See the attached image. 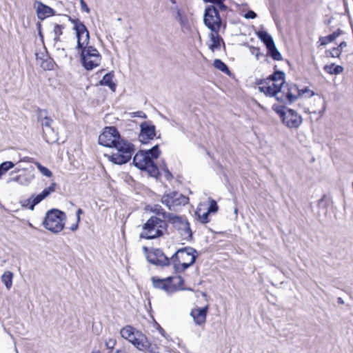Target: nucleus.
<instances>
[{
	"mask_svg": "<svg viewBox=\"0 0 353 353\" xmlns=\"http://www.w3.org/2000/svg\"><path fill=\"white\" fill-rule=\"evenodd\" d=\"M341 51L338 47L332 48L331 50H327L325 51V54L327 57H337L339 58L341 54Z\"/></svg>",
	"mask_w": 353,
	"mask_h": 353,
	"instance_id": "39",
	"label": "nucleus"
},
{
	"mask_svg": "<svg viewBox=\"0 0 353 353\" xmlns=\"http://www.w3.org/2000/svg\"><path fill=\"white\" fill-rule=\"evenodd\" d=\"M131 115H132V117H139V118H142V119L147 118V115L143 111H137V112H132V113H131Z\"/></svg>",
	"mask_w": 353,
	"mask_h": 353,
	"instance_id": "49",
	"label": "nucleus"
},
{
	"mask_svg": "<svg viewBox=\"0 0 353 353\" xmlns=\"http://www.w3.org/2000/svg\"><path fill=\"white\" fill-rule=\"evenodd\" d=\"M244 17L246 19H254L256 17V14L253 10H249L244 14Z\"/></svg>",
	"mask_w": 353,
	"mask_h": 353,
	"instance_id": "51",
	"label": "nucleus"
},
{
	"mask_svg": "<svg viewBox=\"0 0 353 353\" xmlns=\"http://www.w3.org/2000/svg\"><path fill=\"white\" fill-rule=\"evenodd\" d=\"M156 136V127L150 122L144 121L140 125L139 141L143 144H147Z\"/></svg>",
	"mask_w": 353,
	"mask_h": 353,
	"instance_id": "11",
	"label": "nucleus"
},
{
	"mask_svg": "<svg viewBox=\"0 0 353 353\" xmlns=\"http://www.w3.org/2000/svg\"><path fill=\"white\" fill-rule=\"evenodd\" d=\"M163 280L168 284V285H176L175 284L172 283V276H168L165 279H163Z\"/></svg>",
	"mask_w": 353,
	"mask_h": 353,
	"instance_id": "57",
	"label": "nucleus"
},
{
	"mask_svg": "<svg viewBox=\"0 0 353 353\" xmlns=\"http://www.w3.org/2000/svg\"><path fill=\"white\" fill-rule=\"evenodd\" d=\"M12 278L13 274L10 271L5 272L1 276V281L8 290H10L12 285Z\"/></svg>",
	"mask_w": 353,
	"mask_h": 353,
	"instance_id": "34",
	"label": "nucleus"
},
{
	"mask_svg": "<svg viewBox=\"0 0 353 353\" xmlns=\"http://www.w3.org/2000/svg\"><path fill=\"white\" fill-rule=\"evenodd\" d=\"M35 165L37 166V168H38V170L40 171V172L47 176V177H50L52 176V172L46 167L42 165L39 162H37L35 163Z\"/></svg>",
	"mask_w": 353,
	"mask_h": 353,
	"instance_id": "37",
	"label": "nucleus"
},
{
	"mask_svg": "<svg viewBox=\"0 0 353 353\" xmlns=\"http://www.w3.org/2000/svg\"><path fill=\"white\" fill-rule=\"evenodd\" d=\"M175 10L176 11V15L175 17V19L179 21L181 19H182V18L185 16L184 14H183V13L181 12V11L176 7L175 8Z\"/></svg>",
	"mask_w": 353,
	"mask_h": 353,
	"instance_id": "56",
	"label": "nucleus"
},
{
	"mask_svg": "<svg viewBox=\"0 0 353 353\" xmlns=\"http://www.w3.org/2000/svg\"><path fill=\"white\" fill-rule=\"evenodd\" d=\"M277 114L279 115L281 120H283V118L285 117L287 113H288V109L286 110H284L283 109H278L276 110Z\"/></svg>",
	"mask_w": 353,
	"mask_h": 353,
	"instance_id": "55",
	"label": "nucleus"
},
{
	"mask_svg": "<svg viewBox=\"0 0 353 353\" xmlns=\"http://www.w3.org/2000/svg\"><path fill=\"white\" fill-rule=\"evenodd\" d=\"M346 46H347V43L345 41H342L337 47L342 52L343 48H345Z\"/></svg>",
	"mask_w": 353,
	"mask_h": 353,
	"instance_id": "61",
	"label": "nucleus"
},
{
	"mask_svg": "<svg viewBox=\"0 0 353 353\" xmlns=\"http://www.w3.org/2000/svg\"><path fill=\"white\" fill-rule=\"evenodd\" d=\"M208 306L203 307H196L192 310L190 316L192 317L194 323L198 325H201L206 321Z\"/></svg>",
	"mask_w": 353,
	"mask_h": 353,
	"instance_id": "14",
	"label": "nucleus"
},
{
	"mask_svg": "<svg viewBox=\"0 0 353 353\" xmlns=\"http://www.w3.org/2000/svg\"><path fill=\"white\" fill-rule=\"evenodd\" d=\"M10 182H16L23 185H28L30 183V179L25 174L17 175L9 179L8 183Z\"/></svg>",
	"mask_w": 353,
	"mask_h": 353,
	"instance_id": "30",
	"label": "nucleus"
},
{
	"mask_svg": "<svg viewBox=\"0 0 353 353\" xmlns=\"http://www.w3.org/2000/svg\"><path fill=\"white\" fill-rule=\"evenodd\" d=\"M56 187L57 184L55 183H52L48 188H45L40 194L37 195L32 194L30 198L24 200L22 202V206L26 207L30 210H33L35 205L39 204L41 201L55 191Z\"/></svg>",
	"mask_w": 353,
	"mask_h": 353,
	"instance_id": "10",
	"label": "nucleus"
},
{
	"mask_svg": "<svg viewBox=\"0 0 353 353\" xmlns=\"http://www.w3.org/2000/svg\"><path fill=\"white\" fill-rule=\"evenodd\" d=\"M43 137L49 144L57 143L59 140L58 133L53 128L45 129L43 131Z\"/></svg>",
	"mask_w": 353,
	"mask_h": 353,
	"instance_id": "22",
	"label": "nucleus"
},
{
	"mask_svg": "<svg viewBox=\"0 0 353 353\" xmlns=\"http://www.w3.org/2000/svg\"><path fill=\"white\" fill-rule=\"evenodd\" d=\"M165 216L167 220L179 232L185 228V223H189L187 219L174 214H166Z\"/></svg>",
	"mask_w": 353,
	"mask_h": 353,
	"instance_id": "16",
	"label": "nucleus"
},
{
	"mask_svg": "<svg viewBox=\"0 0 353 353\" xmlns=\"http://www.w3.org/2000/svg\"><path fill=\"white\" fill-rule=\"evenodd\" d=\"M148 261L157 266H168L170 264L171 260L161 249H155L154 251L147 256Z\"/></svg>",
	"mask_w": 353,
	"mask_h": 353,
	"instance_id": "12",
	"label": "nucleus"
},
{
	"mask_svg": "<svg viewBox=\"0 0 353 353\" xmlns=\"http://www.w3.org/2000/svg\"><path fill=\"white\" fill-rule=\"evenodd\" d=\"M319 41L321 42V45H322V46H325V45L328 44L329 43H331L328 36L321 37L319 39Z\"/></svg>",
	"mask_w": 353,
	"mask_h": 353,
	"instance_id": "54",
	"label": "nucleus"
},
{
	"mask_svg": "<svg viewBox=\"0 0 353 353\" xmlns=\"http://www.w3.org/2000/svg\"><path fill=\"white\" fill-rule=\"evenodd\" d=\"M218 209L219 206L216 202L214 200L212 199L210 201V204L208 208V212H209L210 213H215L218 211Z\"/></svg>",
	"mask_w": 353,
	"mask_h": 353,
	"instance_id": "43",
	"label": "nucleus"
},
{
	"mask_svg": "<svg viewBox=\"0 0 353 353\" xmlns=\"http://www.w3.org/2000/svg\"><path fill=\"white\" fill-rule=\"evenodd\" d=\"M36 3H38L37 14L39 19L43 20L46 17L54 15V10L52 8L40 1H36Z\"/></svg>",
	"mask_w": 353,
	"mask_h": 353,
	"instance_id": "17",
	"label": "nucleus"
},
{
	"mask_svg": "<svg viewBox=\"0 0 353 353\" xmlns=\"http://www.w3.org/2000/svg\"><path fill=\"white\" fill-rule=\"evenodd\" d=\"M300 91V97L303 96L306 93H309V97L314 96L315 93L312 90H310L307 87H305L303 89H299Z\"/></svg>",
	"mask_w": 353,
	"mask_h": 353,
	"instance_id": "47",
	"label": "nucleus"
},
{
	"mask_svg": "<svg viewBox=\"0 0 353 353\" xmlns=\"http://www.w3.org/2000/svg\"><path fill=\"white\" fill-rule=\"evenodd\" d=\"M142 170L147 172L149 176L154 178H158L160 175L159 168L154 161H148Z\"/></svg>",
	"mask_w": 353,
	"mask_h": 353,
	"instance_id": "26",
	"label": "nucleus"
},
{
	"mask_svg": "<svg viewBox=\"0 0 353 353\" xmlns=\"http://www.w3.org/2000/svg\"><path fill=\"white\" fill-rule=\"evenodd\" d=\"M269 55L276 61H280L282 59L281 54L279 52L276 47L275 43L272 44L270 47L267 48Z\"/></svg>",
	"mask_w": 353,
	"mask_h": 353,
	"instance_id": "32",
	"label": "nucleus"
},
{
	"mask_svg": "<svg viewBox=\"0 0 353 353\" xmlns=\"http://www.w3.org/2000/svg\"><path fill=\"white\" fill-rule=\"evenodd\" d=\"M47 111L39 110L38 114V121L41 122L43 131L47 128H51L53 120L47 116Z\"/></svg>",
	"mask_w": 353,
	"mask_h": 353,
	"instance_id": "21",
	"label": "nucleus"
},
{
	"mask_svg": "<svg viewBox=\"0 0 353 353\" xmlns=\"http://www.w3.org/2000/svg\"><path fill=\"white\" fill-rule=\"evenodd\" d=\"M337 303H338L339 304L343 305V304H344V301H343V299L342 298L339 297V298L337 299Z\"/></svg>",
	"mask_w": 353,
	"mask_h": 353,
	"instance_id": "64",
	"label": "nucleus"
},
{
	"mask_svg": "<svg viewBox=\"0 0 353 353\" xmlns=\"http://www.w3.org/2000/svg\"><path fill=\"white\" fill-rule=\"evenodd\" d=\"M83 214V210L81 209V208H79L77 211V222H79L80 221V215Z\"/></svg>",
	"mask_w": 353,
	"mask_h": 353,
	"instance_id": "59",
	"label": "nucleus"
},
{
	"mask_svg": "<svg viewBox=\"0 0 353 353\" xmlns=\"http://www.w3.org/2000/svg\"><path fill=\"white\" fill-rule=\"evenodd\" d=\"M323 70L330 74H339L343 72V68L341 65H335L334 63L325 65Z\"/></svg>",
	"mask_w": 353,
	"mask_h": 353,
	"instance_id": "31",
	"label": "nucleus"
},
{
	"mask_svg": "<svg viewBox=\"0 0 353 353\" xmlns=\"http://www.w3.org/2000/svg\"><path fill=\"white\" fill-rule=\"evenodd\" d=\"M148 346L146 347V351L149 353H160L159 347L156 344L151 343L148 341Z\"/></svg>",
	"mask_w": 353,
	"mask_h": 353,
	"instance_id": "41",
	"label": "nucleus"
},
{
	"mask_svg": "<svg viewBox=\"0 0 353 353\" xmlns=\"http://www.w3.org/2000/svg\"><path fill=\"white\" fill-rule=\"evenodd\" d=\"M79 222H77H77H76V223L72 224V225L70 226V229L72 231H76V230L78 229V228H79Z\"/></svg>",
	"mask_w": 353,
	"mask_h": 353,
	"instance_id": "60",
	"label": "nucleus"
},
{
	"mask_svg": "<svg viewBox=\"0 0 353 353\" xmlns=\"http://www.w3.org/2000/svg\"><path fill=\"white\" fill-rule=\"evenodd\" d=\"M143 153L148 157V160L147 159L148 161H154V159H158L161 151L159 145H155L149 150H143Z\"/></svg>",
	"mask_w": 353,
	"mask_h": 353,
	"instance_id": "27",
	"label": "nucleus"
},
{
	"mask_svg": "<svg viewBox=\"0 0 353 353\" xmlns=\"http://www.w3.org/2000/svg\"><path fill=\"white\" fill-rule=\"evenodd\" d=\"M259 86V90L261 92H263L265 95L269 97H274L277 100V97H280L281 95L276 94V91L272 88V86L268 85L266 83L265 79L259 80L257 83Z\"/></svg>",
	"mask_w": 353,
	"mask_h": 353,
	"instance_id": "20",
	"label": "nucleus"
},
{
	"mask_svg": "<svg viewBox=\"0 0 353 353\" xmlns=\"http://www.w3.org/2000/svg\"><path fill=\"white\" fill-rule=\"evenodd\" d=\"M64 26L62 25L55 24L53 30L54 36H61L63 34Z\"/></svg>",
	"mask_w": 353,
	"mask_h": 353,
	"instance_id": "45",
	"label": "nucleus"
},
{
	"mask_svg": "<svg viewBox=\"0 0 353 353\" xmlns=\"http://www.w3.org/2000/svg\"><path fill=\"white\" fill-rule=\"evenodd\" d=\"M284 85V83L272 81V85H270L272 86V88H274V90L276 91V94L281 95L283 94Z\"/></svg>",
	"mask_w": 353,
	"mask_h": 353,
	"instance_id": "40",
	"label": "nucleus"
},
{
	"mask_svg": "<svg viewBox=\"0 0 353 353\" xmlns=\"http://www.w3.org/2000/svg\"><path fill=\"white\" fill-rule=\"evenodd\" d=\"M213 65L216 69L221 71L223 73H225L228 75H230L231 74L227 65L224 62H223L221 59H216L214 61Z\"/></svg>",
	"mask_w": 353,
	"mask_h": 353,
	"instance_id": "33",
	"label": "nucleus"
},
{
	"mask_svg": "<svg viewBox=\"0 0 353 353\" xmlns=\"http://www.w3.org/2000/svg\"><path fill=\"white\" fill-rule=\"evenodd\" d=\"M65 219L66 215L63 211L51 209L46 213L43 225L52 232L58 233L63 229Z\"/></svg>",
	"mask_w": 353,
	"mask_h": 353,
	"instance_id": "4",
	"label": "nucleus"
},
{
	"mask_svg": "<svg viewBox=\"0 0 353 353\" xmlns=\"http://www.w3.org/2000/svg\"><path fill=\"white\" fill-rule=\"evenodd\" d=\"M203 1L206 3H212L213 4L212 6H215V4L217 3L219 0H203Z\"/></svg>",
	"mask_w": 353,
	"mask_h": 353,
	"instance_id": "62",
	"label": "nucleus"
},
{
	"mask_svg": "<svg viewBox=\"0 0 353 353\" xmlns=\"http://www.w3.org/2000/svg\"><path fill=\"white\" fill-rule=\"evenodd\" d=\"M285 74L283 72L276 70L272 74L270 75L265 80L269 81H274L278 83L281 82L285 83Z\"/></svg>",
	"mask_w": 353,
	"mask_h": 353,
	"instance_id": "29",
	"label": "nucleus"
},
{
	"mask_svg": "<svg viewBox=\"0 0 353 353\" xmlns=\"http://www.w3.org/2000/svg\"><path fill=\"white\" fill-rule=\"evenodd\" d=\"M168 224L165 220L152 216L143 225L139 237L145 239H154L162 236L167 231Z\"/></svg>",
	"mask_w": 353,
	"mask_h": 353,
	"instance_id": "3",
	"label": "nucleus"
},
{
	"mask_svg": "<svg viewBox=\"0 0 353 353\" xmlns=\"http://www.w3.org/2000/svg\"><path fill=\"white\" fill-rule=\"evenodd\" d=\"M219 32H211L210 34V38L212 41V43L209 46V48L212 52H214L215 50L219 49L221 46V42L223 43V46H225L224 41L221 36L219 34Z\"/></svg>",
	"mask_w": 353,
	"mask_h": 353,
	"instance_id": "24",
	"label": "nucleus"
},
{
	"mask_svg": "<svg viewBox=\"0 0 353 353\" xmlns=\"http://www.w3.org/2000/svg\"><path fill=\"white\" fill-rule=\"evenodd\" d=\"M188 201V197L176 191L164 194L161 198V203L167 206L170 210H173L175 206L185 205Z\"/></svg>",
	"mask_w": 353,
	"mask_h": 353,
	"instance_id": "8",
	"label": "nucleus"
},
{
	"mask_svg": "<svg viewBox=\"0 0 353 353\" xmlns=\"http://www.w3.org/2000/svg\"><path fill=\"white\" fill-rule=\"evenodd\" d=\"M257 35L261 41L265 45L266 48L274 43L273 38L266 31H259Z\"/></svg>",
	"mask_w": 353,
	"mask_h": 353,
	"instance_id": "28",
	"label": "nucleus"
},
{
	"mask_svg": "<svg viewBox=\"0 0 353 353\" xmlns=\"http://www.w3.org/2000/svg\"><path fill=\"white\" fill-rule=\"evenodd\" d=\"M197 256V251L192 247L179 249L170 258L174 271L184 272L195 263Z\"/></svg>",
	"mask_w": 353,
	"mask_h": 353,
	"instance_id": "2",
	"label": "nucleus"
},
{
	"mask_svg": "<svg viewBox=\"0 0 353 353\" xmlns=\"http://www.w3.org/2000/svg\"><path fill=\"white\" fill-rule=\"evenodd\" d=\"M14 167V164L12 161H4L0 164V175L6 174L9 170Z\"/></svg>",
	"mask_w": 353,
	"mask_h": 353,
	"instance_id": "36",
	"label": "nucleus"
},
{
	"mask_svg": "<svg viewBox=\"0 0 353 353\" xmlns=\"http://www.w3.org/2000/svg\"><path fill=\"white\" fill-rule=\"evenodd\" d=\"M68 20L73 24L77 39L76 48H83L89 44L90 33L85 24L79 19H72L68 16Z\"/></svg>",
	"mask_w": 353,
	"mask_h": 353,
	"instance_id": "7",
	"label": "nucleus"
},
{
	"mask_svg": "<svg viewBox=\"0 0 353 353\" xmlns=\"http://www.w3.org/2000/svg\"><path fill=\"white\" fill-rule=\"evenodd\" d=\"M203 22L212 32H219L222 19L216 6H208L204 11Z\"/></svg>",
	"mask_w": 353,
	"mask_h": 353,
	"instance_id": "6",
	"label": "nucleus"
},
{
	"mask_svg": "<svg viewBox=\"0 0 353 353\" xmlns=\"http://www.w3.org/2000/svg\"><path fill=\"white\" fill-rule=\"evenodd\" d=\"M105 344L108 349L113 350L117 344V341L115 339L110 338L105 341Z\"/></svg>",
	"mask_w": 353,
	"mask_h": 353,
	"instance_id": "44",
	"label": "nucleus"
},
{
	"mask_svg": "<svg viewBox=\"0 0 353 353\" xmlns=\"http://www.w3.org/2000/svg\"><path fill=\"white\" fill-rule=\"evenodd\" d=\"M209 214H210V212L207 211L206 212L203 213L202 216H199L200 221L203 223H208L209 221V220H208Z\"/></svg>",
	"mask_w": 353,
	"mask_h": 353,
	"instance_id": "52",
	"label": "nucleus"
},
{
	"mask_svg": "<svg viewBox=\"0 0 353 353\" xmlns=\"http://www.w3.org/2000/svg\"><path fill=\"white\" fill-rule=\"evenodd\" d=\"M148 157L143 153V150L137 152L133 158L134 165L139 170H143V168L147 165Z\"/></svg>",
	"mask_w": 353,
	"mask_h": 353,
	"instance_id": "23",
	"label": "nucleus"
},
{
	"mask_svg": "<svg viewBox=\"0 0 353 353\" xmlns=\"http://www.w3.org/2000/svg\"><path fill=\"white\" fill-rule=\"evenodd\" d=\"M152 281L154 288L163 290L168 294H172L179 290L176 285H168L163 279L153 276L152 277Z\"/></svg>",
	"mask_w": 353,
	"mask_h": 353,
	"instance_id": "15",
	"label": "nucleus"
},
{
	"mask_svg": "<svg viewBox=\"0 0 353 353\" xmlns=\"http://www.w3.org/2000/svg\"><path fill=\"white\" fill-rule=\"evenodd\" d=\"M180 25L182 28L188 29L190 28V25L188 23V20L186 16H184L182 19H181L179 21Z\"/></svg>",
	"mask_w": 353,
	"mask_h": 353,
	"instance_id": "48",
	"label": "nucleus"
},
{
	"mask_svg": "<svg viewBox=\"0 0 353 353\" xmlns=\"http://www.w3.org/2000/svg\"><path fill=\"white\" fill-rule=\"evenodd\" d=\"M81 50V63L86 70H92L99 66L101 60V55L94 47L85 45Z\"/></svg>",
	"mask_w": 353,
	"mask_h": 353,
	"instance_id": "5",
	"label": "nucleus"
},
{
	"mask_svg": "<svg viewBox=\"0 0 353 353\" xmlns=\"http://www.w3.org/2000/svg\"><path fill=\"white\" fill-rule=\"evenodd\" d=\"M225 0H219V2L215 4V6H216V8H218L219 10V12L220 11H227L228 10V6L224 4V1Z\"/></svg>",
	"mask_w": 353,
	"mask_h": 353,
	"instance_id": "46",
	"label": "nucleus"
},
{
	"mask_svg": "<svg viewBox=\"0 0 353 353\" xmlns=\"http://www.w3.org/2000/svg\"><path fill=\"white\" fill-rule=\"evenodd\" d=\"M185 228L180 230V234L183 239L190 241L192 239V232L190 229V223H185Z\"/></svg>",
	"mask_w": 353,
	"mask_h": 353,
	"instance_id": "35",
	"label": "nucleus"
},
{
	"mask_svg": "<svg viewBox=\"0 0 353 353\" xmlns=\"http://www.w3.org/2000/svg\"><path fill=\"white\" fill-rule=\"evenodd\" d=\"M177 279H179V285L181 286L183 284V279L181 276H179Z\"/></svg>",
	"mask_w": 353,
	"mask_h": 353,
	"instance_id": "63",
	"label": "nucleus"
},
{
	"mask_svg": "<svg viewBox=\"0 0 353 353\" xmlns=\"http://www.w3.org/2000/svg\"><path fill=\"white\" fill-rule=\"evenodd\" d=\"M114 72H110L107 74H105L103 79L99 81V84L101 85H106L110 88V89L114 92L116 90L117 85L113 82V78H114Z\"/></svg>",
	"mask_w": 353,
	"mask_h": 353,
	"instance_id": "25",
	"label": "nucleus"
},
{
	"mask_svg": "<svg viewBox=\"0 0 353 353\" xmlns=\"http://www.w3.org/2000/svg\"><path fill=\"white\" fill-rule=\"evenodd\" d=\"M282 121L290 128H297L302 123V117L295 110L289 108L285 117L283 118Z\"/></svg>",
	"mask_w": 353,
	"mask_h": 353,
	"instance_id": "13",
	"label": "nucleus"
},
{
	"mask_svg": "<svg viewBox=\"0 0 353 353\" xmlns=\"http://www.w3.org/2000/svg\"><path fill=\"white\" fill-rule=\"evenodd\" d=\"M151 212L155 213L157 215H162L163 218L165 219H167L165 214H170V212H165L163 209L161 208V206L159 205H154L152 208Z\"/></svg>",
	"mask_w": 353,
	"mask_h": 353,
	"instance_id": "38",
	"label": "nucleus"
},
{
	"mask_svg": "<svg viewBox=\"0 0 353 353\" xmlns=\"http://www.w3.org/2000/svg\"><path fill=\"white\" fill-rule=\"evenodd\" d=\"M139 332L131 325H126L121 330L120 334L121 337L132 343Z\"/></svg>",
	"mask_w": 353,
	"mask_h": 353,
	"instance_id": "18",
	"label": "nucleus"
},
{
	"mask_svg": "<svg viewBox=\"0 0 353 353\" xmlns=\"http://www.w3.org/2000/svg\"><path fill=\"white\" fill-rule=\"evenodd\" d=\"M344 34V32L341 29H337L336 31H334L333 33L327 35L329 37V39L331 42L334 41L336 38H338L339 36Z\"/></svg>",
	"mask_w": 353,
	"mask_h": 353,
	"instance_id": "42",
	"label": "nucleus"
},
{
	"mask_svg": "<svg viewBox=\"0 0 353 353\" xmlns=\"http://www.w3.org/2000/svg\"><path fill=\"white\" fill-rule=\"evenodd\" d=\"M163 170L165 172V179L167 180H171L172 179L173 176L165 165L163 168Z\"/></svg>",
	"mask_w": 353,
	"mask_h": 353,
	"instance_id": "53",
	"label": "nucleus"
},
{
	"mask_svg": "<svg viewBox=\"0 0 353 353\" xmlns=\"http://www.w3.org/2000/svg\"><path fill=\"white\" fill-rule=\"evenodd\" d=\"M42 67L47 70H52L53 68V63H52V61H46V65H42Z\"/></svg>",
	"mask_w": 353,
	"mask_h": 353,
	"instance_id": "58",
	"label": "nucleus"
},
{
	"mask_svg": "<svg viewBox=\"0 0 353 353\" xmlns=\"http://www.w3.org/2000/svg\"><path fill=\"white\" fill-rule=\"evenodd\" d=\"M99 143L108 148H114L117 152L111 155L105 154L108 160L114 164L123 165L128 163L134 152V145L122 139L114 126L105 127L99 137Z\"/></svg>",
	"mask_w": 353,
	"mask_h": 353,
	"instance_id": "1",
	"label": "nucleus"
},
{
	"mask_svg": "<svg viewBox=\"0 0 353 353\" xmlns=\"http://www.w3.org/2000/svg\"><path fill=\"white\" fill-rule=\"evenodd\" d=\"M79 2H80L81 8L82 11L85 12L86 13H89L90 10L88 8V6H87V4L85 2V1L84 0H79Z\"/></svg>",
	"mask_w": 353,
	"mask_h": 353,
	"instance_id": "50",
	"label": "nucleus"
},
{
	"mask_svg": "<svg viewBox=\"0 0 353 353\" xmlns=\"http://www.w3.org/2000/svg\"><path fill=\"white\" fill-rule=\"evenodd\" d=\"M300 97V91L296 84L285 83L283 94L277 97V101L286 104H292Z\"/></svg>",
	"mask_w": 353,
	"mask_h": 353,
	"instance_id": "9",
	"label": "nucleus"
},
{
	"mask_svg": "<svg viewBox=\"0 0 353 353\" xmlns=\"http://www.w3.org/2000/svg\"><path fill=\"white\" fill-rule=\"evenodd\" d=\"M148 338L141 332L137 334L135 339H134L132 344L137 350L142 352H146V347L148 346Z\"/></svg>",
	"mask_w": 353,
	"mask_h": 353,
	"instance_id": "19",
	"label": "nucleus"
}]
</instances>
